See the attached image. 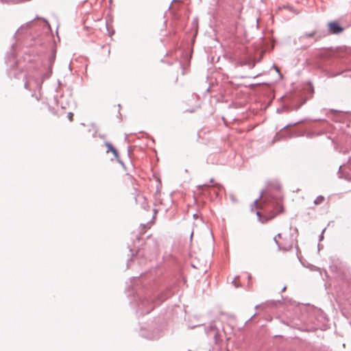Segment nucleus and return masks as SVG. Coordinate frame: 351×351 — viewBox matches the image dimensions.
<instances>
[{"mask_svg": "<svg viewBox=\"0 0 351 351\" xmlns=\"http://www.w3.org/2000/svg\"><path fill=\"white\" fill-rule=\"evenodd\" d=\"M250 279H251V275H250V274H249V275H248V280H250Z\"/></svg>", "mask_w": 351, "mask_h": 351, "instance_id": "32", "label": "nucleus"}, {"mask_svg": "<svg viewBox=\"0 0 351 351\" xmlns=\"http://www.w3.org/2000/svg\"><path fill=\"white\" fill-rule=\"evenodd\" d=\"M214 182V179H213V178H211V179L210 180V182H211V183H212V182Z\"/></svg>", "mask_w": 351, "mask_h": 351, "instance_id": "31", "label": "nucleus"}, {"mask_svg": "<svg viewBox=\"0 0 351 351\" xmlns=\"http://www.w3.org/2000/svg\"><path fill=\"white\" fill-rule=\"evenodd\" d=\"M277 112H280V110L278 109V110H277Z\"/></svg>", "mask_w": 351, "mask_h": 351, "instance_id": "35", "label": "nucleus"}, {"mask_svg": "<svg viewBox=\"0 0 351 351\" xmlns=\"http://www.w3.org/2000/svg\"><path fill=\"white\" fill-rule=\"evenodd\" d=\"M131 261V259L128 260V263H127V268H129L130 266H129V262Z\"/></svg>", "mask_w": 351, "mask_h": 351, "instance_id": "28", "label": "nucleus"}, {"mask_svg": "<svg viewBox=\"0 0 351 351\" xmlns=\"http://www.w3.org/2000/svg\"><path fill=\"white\" fill-rule=\"evenodd\" d=\"M341 166L339 167V171H338V174H339V177L341 178V176H340V172H341Z\"/></svg>", "mask_w": 351, "mask_h": 351, "instance_id": "22", "label": "nucleus"}, {"mask_svg": "<svg viewBox=\"0 0 351 351\" xmlns=\"http://www.w3.org/2000/svg\"><path fill=\"white\" fill-rule=\"evenodd\" d=\"M344 28L337 21H332L328 23V32L329 34H339L343 32Z\"/></svg>", "mask_w": 351, "mask_h": 351, "instance_id": "3", "label": "nucleus"}, {"mask_svg": "<svg viewBox=\"0 0 351 351\" xmlns=\"http://www.w3.org/2000/svg\"><path fill=\"white\" fill-rule=\"evenodd\" d=\"M302 106V104L300 105H296V106H294L291 108V110H297L298 109H299L300 108V106Z\"/></svg>", "mask_w": 351, "mask_h": 351, "instance_id": "16", "label": "nucleus"}, {"mask_svg": "<svg viewBox=\"0 0 351 351\" xmlns=\"http://www.w3.org/2000/svg\"><path fill=\"white\" fill-rule=\"evenodd\" d=\"M130 252L132 253V256H134L133 250L132 249L130 250Z\"/></svg>", "mask_w": 351, "mask_h": 351, "instance_id": "29", "label": "nucleus"}, {"mask_svg": "<svg viewBox=\"0 0 351 351\" xmlns=\"http://www.w3.org/2000/svg\"><path fill=\"white\" fill-rule=\"evenodd\" d=\"M145 246L147 247L149 246V247H152V252H155L158 249V244H157V242L156 241H152V244H149L148 242H147L145 243Z\"/></svg>", "mask_w": 351, "mask_h": 351, "instance_id": "10", "label": "nucleus"}, {"mask_svg": "<svg viewBox=\"0 0 351 351\" xmlns=\"http://www.w3.org/2000/svg\"><path fill=\"white\" fill-rule=\"evenodd\" d=\"M135 202L137 204H140L141 207L143 209H147L148 207V204L146 202V199L145 196L142 195H136L135 196Z\"/></svg>", "mask_w": 351, "mask_h": 351, "instance_id": "8", "label": "nucleus"}, {"mask_svg": "<svg viewBox=\"0 0 351 351\" xmlns=\"http://www.w3.org/2000/svg\"><path fill=\"white\" fill-rule=\"evenodd\" d=\"M207 186V184L199 185L198 187L200 189L203 186Z\"/></svg>", "mask_w": 351, "mask_h": 351, "instance_id": "27", "label": "nucleus"}, {"mask_svg": "<svg viewBox=\"0 0 351 351\" xmlns=\"http://www.w3.org/2000/svg\"><path fill=\"white\" fill-rule=\"evenodd\" d=\"M238 278V276H237L233 280H232V283L234 285V286L236 287H239L241 285L239 284H237V281H236V279Z\"/></svg>", "mask_w": 351, "mask_h": 351, "instance_id": "17", "label": "nucleus"}, {"mask_svg": "<svg viewBox=\"0 0 351 351\" xmlns=\"http://www.w3.org/2000/svg\"><path fill=\"white\" fill-rule=\"evenodd\" d=\"M271 302H272V304H276V303H277V302H280V301H276V302H275V301H271Z\"/></svg>", "mask_w": 351, "mask_h": 351, "instance_id": "30", "label": "nucleus"}, {"mask_svg": "<svg viewBox=\"0 0 351 351\" xmlns=\"http://www.w3.org/2000/svg\"><path fill=\"white\" fill-rule=\"evenodd\" d=\"M280 208H281V210H280V212H281L283 209V207L282 206H280Z\"/></svg>", "mask_w": 351, "mask_h": 351, "instance_id": "34", "label": "nucleus"}, {"mask_svg": "<svg viewBox=\"0 0 351 351\" xmlns=\"http://www.w3.org/2000/svg\"><path fill=\"white\" fill-rule=\"evenodd\" d=\"M56 50L53 49L50 55L48 57L47 66L46 71L41 74L40 76L34 77L32 80L35 84V86L37 89L40 90L43 81L48 79L52 74V68L56 60Z\"/></svg>", "mask_w": 351, "mask_h": 351, "instance_id": "2", "label": "nucleus"}, {"mask_svg": "<svg viewBox=\"0 0 351 351\" xmlns=\"http://www.w3.org/2000/svg\"><path fill=\"white\" fill-rule=\"evenodd\" d=\"M193 236V231L192 230L190 234V243H192Z\"/></svg>", "mask_w": 351, "mask_h": 351, "instance_id": "21", "label": "nucleus"}, {"mask_svg": "<svg viewBox=\"0 0 351 351\" xmlns=\"http://www.w3.org/2000/svg\"><path fill=\"white\" fill-rule=\"evenodd\" d=\"M263 191H261V193H260V195L258 196V198H256V199L254 201V202H253V205H256V204H257L258 202V201L262 198V197H263Z\"/></svg>", "mask_w": 351, "mask_h": 351, "instance_id": "12", "label": "nucleus"}, {"mask_svg": "<svg viewBox=\"0 0 351 351\" xmlns=\"http://www.w3.org/2000/svg\"><path fill=\"white\" fill-rule=\"evenodd\" d=\"M73 114L72 112H70L68 113L67 117L70 121L73 120Z\"/></svg>", "mask_w": 351, "mask_h": 351, "instance_id": "18", "label": "nucleus"}, {"mask_svg": "<svg viewBox=\"0 0 351 351\" xmlns=\"http://www.w3.org/2000/svg\"><path fill=\"white\" fill-rule=\"evenodd\" d=\"M280 237H281V234L278 233L274 238V241L276 245H277L278 250H282V251H285V252L290 250L292 248V243H290V244H289L287 245L281 246L280 244L279 243V242L277 240V237L280 238Z\"/></svg>", "mask_w": 351, "mask_h": 351, "instance_id": "7", "label": "nucleus"}, {"mask_svg": "<svg viewBox=\"0 0 351 351\" xmlns=\"http://www.w3.org/2000/svg\"><path fill=\"white\" fill-rule=\"evenodd\" d=\"M167 298L161 297L157 300L152 298L145 296L140 299V303L138 305L137 313L140 315L149 313L156 306L160 305Z\"/></svg>", "mask_w": 351, "mask_h": 351, "instance_id": "1", "label": "nucleus"}, {"mask_svg": "<svg viewBox=\"0 0 351 351\" xmlns=\"http://www.w3.org/2000/svg\"><path fill=\"white\" fill-rule=\"evenodd\" d=\"M230 199L232 200V202H236V199H235V197H234V195L231 194V195H230Z\"/></svg>", "mask_w": 351, "mask_h": 351, "instance_id": "19", "label": "nucleus"}, {"mask_svg": "<svg viewBox=\"0 0 351 351\" xmlns=\"http://www.w3.org/2000/svg\"><path fill=\"white\" fill-rule=\"evenodd\" d=\"M31 83V80L29 82H25L24 84V86L25 88L29 89V84Z\"/></svg>", "mask_w": 351, "mask_h": 351, "instance_id": "14", "label": "nucleus"}, {"mask_svg": "<svg viewBox=\"0 0 351 351\" xmlns=\"http://www.w3.org/2000/svg\"><path fill=\"white\" fill-rule=\"evenodd\" d=\"M140 335L145 339L154 340L160 337V333L158 329H154L152 332H147L145 330L141 329Z\"/></svg>", "mask_w": 351, "mask_h": 351, "instance_id": "6", "label": "nucleus"}, {"mask_svg": "<svg viewBox=\"0 0 351 351\" xmlns=\"http://www.w3.org/2000/svg\"><path fill=\"white\" fill-rule=\"evenodd\" d=\"M274 68L276 69V71L277 72H279V69H278V68L277 66H276L275 65H274Z\"/></svg>", "mask_w": 351, "mask_h": 351, "instance_id": "26", "label": "nucleus"}, {"mask_svg": "<svg viewBox=\"0 0 351 351\" xmlns=\"http://www.w3.org/2000/svg\"><path fill=\"white\" fill-rule=\"evenodd\" d=\"M105 145L108 148L107 152H111L114 156V157L117 159L119 162L121 163V165H123V163L119 158V153L117 149L114 147L110 143L106 142Z\"/></svg>", "mask_w": 351, "mask_h": 351, "instance_id": "9", "label": "nucleus"}, {"mask_svg": "<svg viewBox=\"0 0 351 351\" xmlns=\"http://www.w3.org/2000/svg\"><path fill=\"white\" fill-rule=\"evenodd\" d=\"M286 289H287V287H286V286H284V287H283V288L282 289V291H282V292L285 291Z\"/></svg>", "mask_w": 351, "mask_h": 351, "instance_id": "25", "label": "nucleus"}, {"mask_svg": "<svg viewBox=\"0 0 351 351\" xmlns=\"http://www.w3.org/2000/svg\"><path fill=\"white\" fill-rule=\"evenodd\" d=\"M256 215H257V217L260 219L261 218V213H260V212L257 211L256 212Z\"/></svg>", "mask_w": 351, "mask_h": 351, "instance_id": "24", "label": "nucleus"}, {"mask_svg": "<svg viewBox=\"0 0 351 351\" xmlns=\"http://www.w3.org/2000/svg\"><path fill=\"white\" fill-rule=\"evenodd\" d=\"M176 1H177V0H172V1L171 2V3H170V5H169V6L168 8V9L170 10L171 8V7H172V4L173 3H175V2H176Z\"/></svg>", "mask_w": 351, "mask_h": 351, "instance_id": "20", "label": "nucleus"}, {"mask_svg": "<svg viewBox=\"0 0 351 351\" xmlns=\"http://www.w3.org/2000/svg\"><path fill=\"white\" fill-rule=\"evenodd\" d=\"M256 314H254L253 315H252L247 321L246 322H249L250 320H251L254 316H255Z\"/></svg>", "mask_w": 351, "mask_h": 351, "instance_id": "23", "label": "nucleus"}, {"mask_svg": "<svg viewBox=\"0 0 351 351\" xmlns=\"http://www.w3.org/2000/svg\"><path fill=\"white\" fill-rule=\"evenodd\" d=\"M323 36L324 35H322L317 31L315 30L309 33H303L302 35L299 36L298 39L300 42H304L308 38H314V41L316 42L320 40Z\"/></svg>", "mask_w": 351, "mask_h": 351, "instance_id": "4", "label": "nucleus"}, {"mask_svg": "<svg viewBox=\"0 0 351 351\" xmlns=\"http://www.w3.org/2000/svg\"><path fill=\"white\" fill-rule=\"evenodd\" d=\"M284 108L286 109L287 111L290 110L287 107H285Z\"/></svg>", "mask_w": 351, "mask_h": 351, "instance_id": "33", "label": "nucleus"}, {"mask_svg": "<svg viewBox=\"0 0 351 351\" xmlns=\"http://www.w3.org/2000/svg\"><path fill=\"white\" fill-rule=\"evenodd\" d=\"M205 332L208 337L213 335L215 342L217 343L219 331L213 322L205 328Z\"/></svg>", "mask_w": 351, "mask_h": 351, "instance_id": "5", "label": "nucleus"}, {"mask_svg": "<svg viewBox=\"0 0 351 351\" xmlns=\"http://www.w3.org/2000/svg\"><path fill=\"white\" fill-rule=\"evenodd\" d=\"M299 123H300V121L295 122V123H293V124H287V125H285V126L283 127V128H282V129H285V128H287V127H289V126H291V125H298Z\"/></svg>", "mask_w": 351, "mask_h": 351, "instance_id": "15", "label": "nucleus"}, {"mask_svg": "<svg viewBox=\"0 0 351 351\" xmlns=\"http://www.w3.org/2000/svg\"><path fill=\"white\" fill-rule=\"evenodd\" d=\"M324 201V197L322 195H319L314 200V204L315 205L321 204Z\"/></svg>", "mask_w": 351, "mask_h": 351, "instance_id": "11", "label": "nucleus"}, {"mask_svg": "<svg viewBox=\"0 0 351 351\" xmlns=\"http://www.w3.org/2000/svg\"><path fill=\"white\" fill-rule=\"evenodd\" d=\"M325 230H326V228H324L322 230L320 235L319 236V241H322L324 239V232Z\"/></svg>", "mask_w": 351, "mask_h": 351, "instance_id": "13", "label": "nucleus"}]
</instances>
